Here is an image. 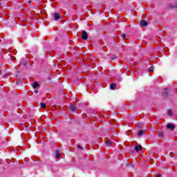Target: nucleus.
<instances>
[{"instance_id": "f257e3e1", "label": "nucleus", "mask_w": 177, "mask_h": 177, "mask_svg": "<svg viewBox=\"0 0 177 177\" xmlns=\"http://www.w3.org/2000/svg\"><path fill=\"white\" fill-rule=\"evenodd\" d=\"M82 39H88V33L86 32V31H82Z\"/></svg>"}, {"instance_id": "f03ea898", "label": "nucleus", "mask_w": 177, "mask_h": 177, "mask_svg": "<svg viewBox=\"0 0 177 177\" xmlns=\"http://www.w3.org/2000/svg\"><path fill=\"white\" fill-rule=\"evenodd\" d=\"M53 17H54V20H59L60 19V15L57 14V13H54L53 15Z\"/></svg>"}, {"instance_id": "7ed1b4c3", "label": "nucleus", "mask_w": 177, "mask_h": 177, "mask_svg": "<svg viewBox=\"0 0 177 177\" xmlns=\"http://www.w3.org/2000/svg\"><path fill=\"white\" fill-rule=\"evenodd\" d=\"M69 110H71V111H75V110H77V107L74 105H71L69 106Z\"/></svg>"}, {"instance_id": "20e7f679", "label": "nucleus", "mask_w": 177, "mask_h": 177, "mask_svg": "<svg viewBox=\"0 0 177 177\" xmlns=\"http://www.w3.org/2000/svg\"><path fill=\"white\" fill-rule=\"evenodd\" d=\"M135 150H136V151H139L142 150V145L136 146Z\"/></svg>"}, {"instance_id": "39448f33", "label": "nucleus", "mask_w": 177, "mask_h": 177, "mask_svg": "<svg viewBox=\"0 0 177 177\" xmlns=\"http://www.w3.org/2000/svg\"><path fill=\"white\" fill-rule=\"evenodd\" d=\"M140 26H141L142 27H145V26H147V21H142L140 22Z\"/></svg>"}, {"instance_id": "423d86ee", "label": "nucleus", "mask_w": 177, "mask_h": 177, "mask_svg": "<svg viewBox=\"0 0 177 177\" xmlns=\"http://www.w3.org/2000/svg\"><path fill=\"white\" fill-rule=\"evenodd\" d=\"M167 128L169 129H174V128H175V126L172 124H167Z\"/></svg>"}, {"instance_id": "0eeeda50", "label": "nucleus", "mask_w": 177, "mask_h": 177, "mask_svg": "<svg viewBox=\"0 0 177 177\" xmlns=\"http://www.w3.org/2000/svg\"><path fill=\"white\" fill-rule=\"evenodd\" d=\"M59 151H56V152H55V157H56V158H62L61 157H60V154H59Z\"/></svg>"}, {"instance_id": "6e6552de", "label": "nucleus", "mask_w": 177, "mask_h": 177, "mask_svg": "<svg viewBox=\"0 0 177 177\" xmlns=\"http://www.w3.org/2000/svg\"><path fill=\"white\" fill-rule=\"evenodd\" d=\"M38 86H39V84L37 82H35V83L33 84V88H34V89L38 88Z\"/></svg>"}, {"instance_id": "1a4fd4ad", "label": "nucleus", "mask_w": 177, "mask_h": 177, "mask_svg": "<svg viewBox=\"0 0 177 177\" xmlns=\"http://www.w3.org/2000/svg\"><path fill=\"white\" fill-rule=\"evenodd\" d=\"M143 133H145V130H141L138 133V135L139 136H142V135H143Z\"/></svg>"}, {"instance_id": "9d476101", "label": "nucleus", "mask_w": 177, "mask_h": 177, "mask_svg": "<svg viewBox=\"0 0 177 177\" xmlns=\"http://www.w3.org/2000/svg\"><path fill=\"white\" fill-rule=\"evenodd\" d=\"M117 86L115 84H113V83H112L111 84V89H115V87H116Z\"/></svg>"}, {"instance_id": "9b49d317", "label": "nucleus", "mask_w": 177, "mask_h": 177, "mask_svg": "<svg viewBox=\"0 0 177 177\" xmlns=\"http://www.w3.org/2000/svg\"><path fill=\"white\" fill-rule=\"evenodd\" d=\"M40 106L41 107V109H46V104H44V103H40Z\"/></svg>"}, {"instance_id": "f8f14e48", "label": "nucleus", "mask_w": 177, "mask_h": 177, "mask_svg": "<svg viewBox=\"0 0 177 177\" xmlns=\"http://www.w3.org/2000/svg\"><path fill=\"white\" fill-rule=\"evenodd\" d=\"M168 115H172V110H171V109L168 110Z\"/></svg>"}, {"instance_id": "ddd939ff", "label": "nucleus", "mask_w": 177, "mask_h": 177, "mask_svg": "<svg viewBox=\"0 0 177 177\" xmlns=\"http://www.w3.org/2000/svg\"><path fill=\"white\" fill-rule=\"evenodd\" d=\"M149 71H154V67L151 66L149 68Z\"/></svg>"}, {"instance_id": "4468645a", "label": "nucleus", "mask_w": 177, "mask_h": 177, "mask_svg": "<svg viewBox=\"0 0 177 177\" xmlns=\"http://www.w3.org/2000/svg\"><path fill=\"white\" fill-rule=\"evenodd\" d=\"M122 38L123 39H125L127 38V35H125V34H122Z\"/></svg>"}, {"instance_id": "2eb2a0df", "label": "nucleus", "mask_w": 177, "mask_h": 177, "mask_svg": "<svg viewBox=\"0 0 177 177\" xmlns=\"http://www.w3.org/2000/svg\"><path fill=\"white\" fill-rule=\"evenodd\" d=\"M111 143H112L111 141H108V142H106V145H107L108 146H110V145H111Z\"/></svg>"}, {"instance_id": "dca6fc26", "label": "nucleus", "mask_w": 177, "mask_h": 177, "mask_svg": "<svg viewBox=\"0 0 177 177\" xmlns=\"http://www.w3.org/2000/svg\"><path fill=\"white\" fill-rule=\"evenodd\" d=\"M39 93L38 90L35 91V93Z\"/></svg>"}, {"instance_id": "f3484780", "label": "nucleus", "mask_w": 177, "mask_h": 177, "mask_svg": "<svg viewBox=\"0 0 177 177\" xmlns=\"http://www.w3.org/2000/svg\"><path fill=\"white\" fill-rule=\"evenodd\" d=\"M77 147H78L79 149H82V147H81V146H80V145H78Z\"/></svg>"}, {"instance_id": "a211bd4d", "label": "nucleus", "mask_w": 177, "mask_h": 177, "mask_svg": "<svg viewBox=\"0 0 177 177\" xmlns=\"http://www.w3.org/2000/svg\"><path fill=\"white\" fill-rule=\"evenodd\" d=\"M156 177H161V175L158 174Z\"/></svg>"}, {"instance_id": "6ab92c4d", "label": "nucleus", "mask_w": 177, "mask_h": 177, "mask_svg": "<svg viewBox=\"0 0 177 177\" xmlns=\"http://www.w3.org/2000/svg\"><path fill=\"white\" fill-rule=\"evenodd\" d=\"M28 3H31V1H28Z\"/></svg>"}, {"instance_id": "aec40b11", "label": "nucleus", "mask_w": 177, "mask_h": 177, "mask_svg": "<svg viewBox=\"0 0 177 177\" xmlns=\"http://www.w3.org/2000/svg\"><path fill=\"white\" fill-rule=\"evenodd\" d=\"M0 74H1V71H0Z\"/></svg>"}]
</instances>
